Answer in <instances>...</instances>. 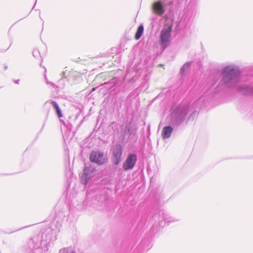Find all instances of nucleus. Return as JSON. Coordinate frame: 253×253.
<instances>
[{
	"mask_svg": "<svg viewBox=\"0 0 253 253\" xmlns=\"http://www.w3.org/2000/svg\"><path fill=\"white\" fill-rule=\"evenodd\" d=\"M137 161V156L134 154L129 155L123 164L125 170L131 169L134 167Z\"/></svg>",
	"mask_w": 253,
	"mask_h": 253,
	"instance_id": "423d86ee",
	"label": "nucleus"
},
{
	"mask_svg": "<svg viewBox=\"0 0 253 253\" xmlns=\"http://www.w3.org/2000/svg\"><path fill=\"white\" fill-rule=\"evenodd\" d=\"M241 72L239 67L230 64L225 66L222 71V79L220 84L228 87L234 86L240 80Z\"/></svg>",
	"mask_w": 253,
	"mask_h": 253,
	"instance_id": "f257e3e1",
	"label": "nucleus"
},
{
	"mask_svg": "<svg viewBox=\"0 0 253 253\" xmlns=\"http://www.w3.org/2000/svg\"><path fill=\"white\" fill-rule=\"evenodd\" d=\"M188 111V106H179L174 108L171 113L172 123L175 125L180 124L185 120Z\"/></svg>",
	"mask_w": 253,
	"mask_h": 253,
	"instance_id": "f03ea898",
	"label": "nucleus"
},
{
	"mask_svg": "<svg viewBox=\"0 0 253 253\" xmlns=\"http://www.w3.org/2000/svg\"><path fill=\"white\" fill-rule=\"evenodd\" d=\"M59 253H62V250H60V251H59Z\"/></svg>",
	"mask_w": 253,
	"mask_h": 253,
	"instance_id": "4be33fe9",
	"label": "nucleus"
},
{
	"mask_svg": "<svg viewBox=\"0 0 253 253\" xmlns=\"http://www.w3.org/2000/svg\"><path fill=\"white\" fill-rule=\"evenodd\" d=\"M191 63L187 62L186 63L181 69V74H184L187 70L189 68Z\"/></svg>",
	"mask_w": 253,
	"mask_h": 253,
	"instance_id": "4468645a",
	"label": "nucleus"
},
{
	"mask_svg": "<svg viewBox=\"0 0 253 253\" xmlns=\"http://www.w3.org/2000/svg\"><path fill=\"white\" fill-rule=\"evenodd\" d=\"M173 128L171 126H166L163 127L162 131V137L163 139L169 138L170 137L173 131Z\"/></svg>",
	"mask_w": 253,
	"mask_h": 253,
	"instance_id": "9b49d317",
	"label": "nucleus"
},
{
	"mask_svg": "<svg viewBox=\"0 0 253 253\" xmlns=\"http://www.w3.org/2000/svg\"><path fill=\"white\" fill-rule=\"evenodd\" d=\"M173 0H159L153 3L152 6L153 12L157 15H163L166 10L165 6L171 4Z\"/></svg>",
	"mask_w": 253,
	"mask_h": 253,
	"instance_id": "20e7f679",
	"label": "nucleus"
},
{
	"mask_svg": "<svg viewBox=\"0 0 253 253\" xmlns=\"http://www.w3.org/2000/svg\"><path fill=\"white\" fill-rule=\"evenodd\" d=\"M143 30H144V28H143V25H140L137 30L136 33L135 34V38L136 40H139L140 38V37H141V36L143 34Z\"/></svg>",
	"mask_w": 253,
	"mask_h": 253,
	"instance_id": "ddd939ff",
	"label": "nucleus"
},
{
	"mask_svg": "<svg viewBox=\"0 0 253 253\" xmlns=\"http://www.w3.org/2000/svg\"><path fill=\"white\" fill-rule=\"evenodd\" d=\"M19 82H20V80H15V81H14V82L15 84H19Z\"/></svg>",
	"mask_w": 253,
	"mask_h": 253,
	"instance_id": "6ab92c4d",
	"label": "nucleus"
},
{
	"mask_svg": "<svg viewBox=\"0 0 253 253\" xmlns=\"http://www.w3.org/2000/svg\"><path fill=\"white\" fill-rule=\"evenodd\" d=\"M33 55L36 58H38L39 56H40V53L39 49H34L33 52Z\"/></svg>",
	"mask_w": 253,
	"mask_h": 253,
	"instance_id": "dca6fc26",
	"label": "nucleus"
},
{
	"mask_svg": "<svg viewBox=\"0 0 253 253\" xmlns=\"http://www.w3.org/2000/svg\"><path fill=\"white\" fill-rule=\"evenodd\" d=\"M172 25L169 24H165L161 31L160 39L161 46L166 48L171 40V33L172 31Z\"/></svg>",
	"mask_w": 253,
	"mask_h": 253,
	"instance_id": "7ed1b4c3",
	"label": "nucleus"
},
{
	"mask_svg": "<svg viewBox=\"0 0 253 253\" xmlns=\"http://www.w3.org/2000/svg\"><path fill=\"white\" fill-rule=\"evenodd\" d=\"M44 77H45V81H46V83L47 84H50L53 88H54L55 89H56L57 88H58V86H56L55 84H54L53 83L49 82L48 81V80L47 79V78H46V74H44Z\"/></svg>",
	"mask_w": 253,
	"mask_h": 253,
	"instance_id": "2eb2a0df",
	"label": "nucleus"
},
{
	"mask_svg": "<svg viewBox=\"0 0 253 253\" xmlns=\"http://www.w3.org/2000/svg\"><path fill=\"white\" fill-rule=\"evenodd\" d=\"M90 160L92 162L98 165H103L107 161L103 153L98 151L92 152L90 155Z\"/></svg>",
	"mask_w": 253,
	"mask_h": 253,
	"instance_id": "39448f33",
	"label": "nucleus"
},
{
	"mask_svg": "<svg viewBox=\"0 0 253 253\" xmlns=\"http://www.w3.org/2000/svg\"><path fill=\"white\" fill-rule=\"evenodd\" d=\"M196 113V112H194L191 115V116L190 117V118L191 117H193V115H195V114Z\"/></svg>",
	"mask_w": 253,
	"mask_h": 253,
	"instance_id": "aec40b11",
	"label": "nucleus"
},
{
	"mask_svg": "<svg viewBox=\"0 0 253 253\" xmlns=\"http://www.w3.org/2000/svg\"><path fill=\"white\" fill-rule=\"evenodd\" d=\"M64 252L66 253H76V252L72 249H67L66 251L64 250Z\"/></svg>",
	"mask_w": 253,
	"mask_h": 253,
	"instance_id": "f3484780",
	"label": "nucleus"
},
{
	"mask_svg": "<svg viewBox=\"0 0 253 253\" xmlns=\"http://www.w3.org/2000/svg\"><path fill=\"white\" fill-rule=\"evenodd\" d=\"M93 170L94 169H93L88 168L86 166L85 167L84 173L82 176V180H84V181L83 182L84 184H86L88 180L91 178L92 175Z\"/></svg>",
	"mask_w": 253,
	"mask_h": 253,
	"instance_id": "1a4fd4ad",
	"label": "nucleus"
},
{
	"mask_svg": "<svg viewBox=\"0 0 253 253\" xmlns=\"http://www.w3.org/2000/svg\"><path fill=\"white\" fill-rule=\"evenodd\" d=\"M122 148L119 145H116L114 147L113 151V163L115 165H118L121 161L122 155Z\"/></svg>",
	"mask_w": 253,
	"mask_h": 253,
	"instance_id": "0eeeda50",
	"label": "nucleus"
},
{
	"mask_svg": "<svg viewBox=\"0 0 253 253\" xmlns=\"http://www.w3.org/2000/svg\"><path fill=\"white\" fill-rule=\"evenodd\" d=\"M7 69V66H6V65L4 66V69L5 70H6Z\"/></svg>",
	"mask_w": 253,
	"mask_h": 253,
	"instance_id": "412c9836",
	"label": "nucleus"
},
{
	"mask_svg": "<svg viewBox=\"0 0 253 253\" xmlns=\"http://www.w3.org/2000/svg\"><path fill=\"white\" fill-rule=\"evenodd\" d=\"M48 105H52L53 107V108L56 110V113L59 119H60V118L62 117L61 110L56 102L51 100H48L45 103V105L46 106ZM60 121L61 122L62 120L60 119Z\"/></svg>",
	"mask_w": 253,
	"mask_h": 253,
	"instance_id": "9d476101",
	"label": "nucleus"
},
{
	"mask_svg": "<svg viewBox=\"0 0 253 253\" xmlns=\"http://www.w3.org/2000/svg\"><path fill=\"white\" fill-rule=\"evenodd\" d=\"M163 218L165 221L167 223H170L171 222H173L178 220V219L171 217L169 216V214H164Z\"/></svg>",
	"mask_w": 253,
	"mask_h": 253,
	"instance_id": "f8f14e48",
	"label": "nucleus"
},
{
	"mask_svg": "<svg viewBox=\"0 0 253 253\" xmlns=\"http://www.w3.org/2000/svg\"><path fill=\"white\" fill-rule=\"evenodd\" d=\"M238 91L245 95L253 94V86L247 84H243L238 88Z\"/></svg>",
	"mask_w": 253,
	"mask_h": 253,
	"instance_id": "6e6552de",
	"label": "nucleus"
},
{
	"mask_svg": "<svg viewBox=\"0 0 253 253\" xmlns=\"http://www.w3.org/2000/svg\"><path fill=\"white\" fill-rule=\"evenodd\" d=\"M204 101V99H203L202 98L199 99L197 101V102L195 103L196 104L202 103Z\"/></svg>",
	"mask_w": 253,
	"mask_h": 253,
	"instance_id": "a211bd4d",
	"label": "nucleus"
}]
</instances>
